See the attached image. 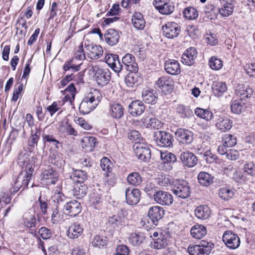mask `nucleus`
Returning <instances> with one entry per match:
<instances>
[{
  "instance_id": "f257e3e1",
  "label": "nucleus",
  "mask_w": 255,
  "mask_h": 255,
  "mask_svg": "<svg viewBox=\"0 0 255 255\" xmlns=\"http://www.w3.org/2000/svg\"><path fill=\"white\" fill-rule=\"evenodd\" d=\"M18 164L25 168L21 171L16 178L14 184L9 190L10 195H13L22 188V190L25 189L31 179L34 167L37 163V158L33 156H29L26 152L21 153L18 156Z\"/></svg>"
},
{
  "instance_id": "f03ea898",
  "label": "nucleus",
  "mask_w": 255,
  "mask_h": 255,
  "mask_svg": "<svg viewBox=\"0 0 255 255\" xmlns=\"http://www.w3.org/2000/svg\"><path fill=\"white\" fill-rule=\"evenodd\" d=\"M102 99V95L98 90H93L84 98L79 106L80 112L84 115L93 111Z\"/></svg>"
},
{
  "instance_id": "7ed1b4c3",
  "label": "nucleus",
  "mask_w": 255,
  "mask_h": 255,
  "mask_svg": "<svg viewBox=\"0 0 255 255\" xmlns=\"http://www.w3.org/2000/svg\"><path fill=\"white\" fill-rule=\"evenodd\" d=\"M214 247L211 242L202 240L198 245H190L187 249L189 255H209Z\"/></svg>"
},
{
  "instance_id": "20e7f679",
  "label": "nucleus",
  "mask_w": 255,
  "mask_h": 255,
  "mask_svg": "<svg viewBox=\"0 0 255 255\" xmlns=\"http://www.w3.org/2000/svg\"><path fill=\"white\" fill-rule=\"evenodd\" d=\"M172 191L175 195L182 199L188 198L190 194V188L188 183L184 180L175 181Z\"/></svg>"
},
{
  "instance_id": "39448f33",
  "label": "nucleus",
  "mask_w": 255,
  "mask_h": 255,
  "mask_svg": "<svg viewBox=\"0 0 255 255\" xmlns=\"http://www.w3.org/2000/svg\"><path fill=\"white\" fill-rule=\"evenodd\" d=\"M95 80L99 85L103 86L109 83L111 78V73L108 69H103L98 66L93 67Z\"/></svg>"
},
{
  "instance_id": "423d86ee",
  "label": "nucleus",
  "mask_w": 255,
  "mask_h": 255,
  "mask_svg": "<svg viewBox=\"0 0 255 255\" xmlns=\"http://www.w3.org/2000/svg\"><path fill=\"white\" fill-rule=\"evenodd\" d=\"M154 134V140L157 145L163 147L172 146L173 139L171 133L164 131H157Z\"/></svg>"
},
{
  "instance_id": "0eeeda50",
  "label": "nucleus",
  "mask_w": 255,
  "mask_h": 255,
  "mask_svg": "<svg viewBox=\"0 0 255 255\" xmlns=\"http://www.w3.org/2000/svg\"><path fill=\"white\" fill-rule=\"evenodd\" d=\"M133 150L138 159L142 161L147 162L151 158L150 148L144 143H135L133 145Z\"/></svg>"
},
{
  "instance_id": "6e6552de",
  "label": "nucleus",
  "mask_w": 255,
  "mask_h": 255,
  "mask_svg": "<svg viewBox=\"0 0 255 255\" xmlns=\"http://www.w3.org/2000/svg\"><path fill=\"white\" fill-rule=\"evenodd\" d=\"M222 240L227 247L231 250L237 249L240 245V239L238 235L231 231L224 233Z\"/></svg>"
},
{
  "instance_id": "1a4fd4ad",
  "label": "nucleus",
  "mask_w": 255,
  "mask_h": 255,
  "mask_svg": "<svg viewBox=\"0 0 255 255\" xmlns=\"http://www.w3.org/2000/svg\"><path fill=\"white\" fill-rule=\"evenodd\" d=\"M153 5L162 14L169 15L174 10L173 3L169 0H154Z\"/></svg>"
},
{
  "instance_id": "9d476101",
  "label": "nucleus",
  "mask_w": 255,
  "mask_h": 255,
  "mask_svg": "<svg viewBox=\"0 0 255 255\" xmlns=\"http://www.w3.org/2000/svg\"><path fill=\"white\" fill-rule=\"evenodd\" d=\"M155 88L165 94L170 93L173 89V81L169 76H162L156 82Z\"/></svg>"
},
{
  "instance_id": "9b49d317",
  "label": "nucleus",
  "mask_w": 255,
  "mask_h": 255,
  "mask_svg": "<svg viewBox=\"0 0 255 255\" xmlns=\"http://www.w3.org/2000/svg\"><path fill=\"white\" fill-rule=\"evenodd\" d=\"M163 35L169 39L176 37L180 34V25L174 22H168L162 27Z\"/></svg>"
},
{
  "instance_id": "f8f14e48",
  "label": "nucleus",
  "mask_w": 255,
  "mask_h": 255,
  "mask_svg": "<svg viewBox=\"0 0 255 255\" xmlns=\"http://www.w3.org/2000/svg\"><path fill=\"white\" fill-rule=\"evenodd\" d=\"M179 142L182 144L189 145L193 140V133L188 129L178 128L175 133Z\"/></svg>"
},
{
  "instance_id": "ddd939ff",
  "label": "nucleus",
  "mask_w": 255,
  "mask_h": 255,
  "mask_svg": "<svg viewBox=\"0 0 255 255\" xmlns=\"http://www.w3.org/2000/svg\"><path fill=\"white\" fill-rule=\"evenodd\" d=\"M84 47L87 51L88 57L91 59L96 60L103 56L104 51L100 45H97L93 43L86 44L85 43Z\"/></svg>"
},
{
  "instance_id": "4468645a",
  "label": "nucleus",
  "mask_w": 255,
  "mask_h": 255,
  "mask_svg": "<svg viewBox=\"0 0 255 255\" xmlns=\"http://www.w3.org/2000/svg\"><path fill=\"white\" fill-rule=\"evenodd\" d=\"M41 176V180L45 181L47 185H54L57 182L59 175L56 170L48 167L42 171Z\"/></svg>"
},
{
  "instance_id": "2eb2a0df",
  "label": "nucleus",
  "mask_w": 255,
  "mask_h": 255,
  "mask_svg": "<svg viewBox=\"0 0 255 255\" xmlns=\"http://www.w3.org/2000/svg\"><path fill=\"white\" fill-rule=\"evenodd\" d=\"M124 67L126 70L131 73H136L138 71L137 64L134 56L131 54H126L122 58Z\"/></svg>"
},
{
  "instance_id": "dca6fc26",
  "label": "nucleus",
  "mask_w": 255,
  "mask_h": 255,
  "mask_svg": "<svg viewBox=\"0 0 255 255\" xmlns=\"http://www.w3.org/2000/svg\"><path fill=\"white\" fill-rule=\"evenodd\" d=\"M127 203L129 205H136L139 201L141 194L139 189L136 188H127L125 191Z\"/></svg>"
},
{
  "instance_id": "f3484780",
  "label": "nucleus",
  "mask_w": 255,
  "mask_h": 255,
  "mask_svg": "<svg viewBox=\"0 0 255 255\" xmlns=\"http://www.w3.org/2000/svg\"><path fill=\"white\" fill-rule=\"evenodd\" d=\"M153 199L157 204L163 206H169L173 202L172 195L167 192L162 190H158Z\"/></svg>"
},
{
  "instance_id": "a211bd4d",
  "label": "nucleus",
  "mask_w": 255,
  "mask_h": 255,
  "mask_svg": "<svg viewBox=\"0 0 255 255\" xmlns=\"http://www.w3.org/2000/svg\"><path fill=\"white\" fill-rule=\"evenodd\" d=\"M65 214L71 217H75L81 212L82 207L81 204L76 200L66 202L64 206Z\"/></svg>"
},
{
  "instance_id": "6ab92c4d",
  "label": "nucleus",
  "mask_w": 255,
  "mask_h": 255,
  "mask_svg": "<svg viewBox=\"0 0 255 255\" xmlns=\"http://www.w3.org/2000/svg\"><path fill=\"white\" fill-rule=\"evenodd\" d=\"M180 158L183 165L188 167H193L198 162L196 156L189 151L182 152L180 154Z\"/></svg>"
},
{
  "instance_id": "aec40b11",
  "label": "nucleus",
  "mask_w": 255,
  "mask_h": 255,
  "mask_svg": "<svg viewBox=\"0 0 255 255\" xmlns=\"http://www.w3.org/2000/svg\"><path fill=\"white\" fill-rule=\"evenodd\" d=\"M164 214V209L158 206L151 207L148 212V216L152 222L157 225L158 221L162 218Z\"/></svg>"
},
{
  "instance_id": "412c9836",
  "label": "nucleus",
  "mask_w": 255,
  "mask_h": 255,
  "mask_svg": "<svg viewBox=\"0 0 255 255\" xmlns=\"http://www.w3.org/2000/svg\"><path fill=\"white\" fill-rule=\"evenodd\" d=\"M144 110V104L139 100L133 101L128 106V111L133 117L141 115Z\"/></svg>"
},
{
  "instance_id": "4be33fe9",
  "label": "nucleus",
  "mask_w": 255,
  "mask_h": 255,
  "mask_svg": "<svg viewBox=\"0 0 255 255\" xmlns=\"http://www.w3.org/2000/svg\"><path fill=\"white\" fill-rule=\"evenodd\" d=\"M197 51L194 47L187 49L182 54L181 57L182 62L187 65H191L194 64V60L197 57Z\"/></svg>"
},
{
  "instance_id": "5701e85b",
  "label": "nucleus",
  "mask_w": 255,
  "mask_h": 255,
  "mask_svg": "<svg viewBox=\"0 0 255 255\" xmlns=\"http://www.w3.org/2000/svg\"><path fill=\"white\" fill-rule=\"evenodd\" d=\"M104 38L108 44L113 46L116 45L119 42L120 35L117 30L111 28L106 31Z\"/></svg>"
},
{
  "instance_id": "b1692460",
  "label": "nucleus",
  "mask_w": 255,
  "mask_h": 255,
  "mask_svg": "<svg viewBox=\"0 0 255 255\" xmlns=\"http://www.w3.org/2000/svg\"><path fill=\"white\" fill-rule=\"evenodd\" d=\"M165 71L173 75H176L180 73V68L179 63L173 59L166 61L164 64Z\"/></svg>"
},
{
  "instance_id": "393cba45",
  "label": "nucleus",
  "mask_w": 255,
  "mask_h": 255,
  "mask_svg": "<svg viewBox=\"0 0 255 255\" xmlns=\"http://www.w3.org/2000/svg\"><path fill=\"white\" fill-rule=\"evenodd\" d=\"M22 223L25 227L28 228L35 227L36 219L34 211L30 209L25 212L22 216Z\"/></svg>"
},
{
  "instance_id": "a878e982",
  "label": "nucleus",
  "mask_w": 255,
  "mask_h": 255,
  "mask_svg": "<svg viewBox=\"0 0 255 255\" xmlns=\"http://www.w3.org/2000/svg\"><path fill=\"white\" fill-rule=\"evenodd\" d=\"M83 231V228L80 224L74 223L69 227L67 234L69 238L77 239L82 234Z\"/></svg>"
},
{
  "instance_id": "bb28decb",
  "label": "nucleus",
  "mask_w": 255,
  "mask_h": 255,
  "mask_svg": "<svg viewBox=\"0 0 255 255\" xmlns=\"http://www.w3.org/2000/svg\"><path fill=\"white\" fill-rule=\"evenodd\" d=\"M88 191V187L84 183H77L73 189V194L77 199H81L86 196Z\"/></svg>"
},
{
  "instance_id": "cd10ccee",
  "label": "nucleus",
  "mask_w": 255,
  "mask_h": 255,
  "mask_svg": "<svg viewBox=\"0 0 255 255\" xmlns=\"http://www.w3.org/2000/svg\"><path fill=\"white\" fill-rule=\"evenodd\" d=\"M146 237L143 233L135 232L131 233L128 237V241L133 246H139L143 243Z\"/></svg>"
},
{
  "instance_id": "c85d7f7f",
  "label": "nucleus",
  "mask_w": 255,
  "mask_h": 255,
  "mask_svg": "<svg viewBox=\"0 0 255 255\" xmlns=\"http://www.w3.org/2000/svg\"><path fill=\"white\" fill-rule=\"evenodd\" d=\"M169 240L165 236L160 235L159 237L153 240L150 244L151 248L161 250L165 248L168 245Z\"/></svg>"
},
{
  "instance_id": "c756f323",
  "label": "nucleus",
  "mask_w": 255,
  "mask_h": 255,
  "mask_svg": "<svg viewBox=\"0 0 255 255\" xmlns=\"http://www.w3.org/2000/svg\"><path fill=\"white\" fill-rule=\"evenodd\" d=\"M142 98L146 103L153 105L157 101L158 95L156 92L153 90H145L142 92Z\"/></svg>"
},
{
  "instance_id": "7c9ffc66",
  "label": "nucleus",
  "mask_w": 255,
  "mask_h": 255,
  "mask_svg": "<svg viewBox=\"0 0 255 255\" xmlns=\"http://www.w3.org/2000/svg\"><path fill=\"white\" fill-rule=\"evenodd\" d=\"M190 234L193 238L200 239L207 234V229L202 225L196 224L192 227Z\"/></svg>"
},
{
  "instance_id": "2f4dec72",
  "label": "nucleus",
  "mask_w": 255,
  "mask_h": 255,
  "mask_svg": "<svg viewBox=\"0 0 255 255\" xmlns=\"http://www.w3.org/2000/svg\"><path fill=\"white\" fill-rule=\"evenodd\" d=\"M195 215L198 219L206 220L210 217L211 210L208 206L201 205L196 208Z\"/></svg>"
},
{
  "instance_id": "473e14b6",
  "label": "nucleus",
  "mask_w": 255,
  "mask_h": 255,
  "mask_svg": "<svg viewBox=\"0 0 255 255\" xmlns=\"http://www.w3.org/2000/svg\"><path fill=\"white\" fill-rule=\"evenodd\" d=\"M124 109L123 106L119 103H114L110 105V115L112 117L119 119L124 115Z\"/></svg>"
},
{
  "instance_id": "72a5a7b5",
  "label": "nucleus",
  "mask_w": 255,
  "mask_h": 255,
  "mask_svg": "<svg viewBox=\"0 0 255 255\" xmlns=\"http://www.w3.org/2000/svg\"><path fill=\"white\" fill-rule=\"evenodd\" d=\"M232 121L228 118H220L216 124V127L221 131L225 132L232 127Z\"/></svg>"
},
{
  "instance_id": "f704fd0d",
  "label": "nucleus",
  "mask_w": 255,
  "mask_h": 255,
  "mask_svg": "<svg viewBox=\"0 0 255 255\" xmlns=\"http://www.w3.org/2000/svg\"><path fill=\"white\" fill-rule=\"evenodd\" d=\"M131 20L134 27L137 29H143L145 27V20L140 12H134L132 16Z\"/></svg>"
},
{
  "instance_id": "c9c22d12",
  "label": "nucleus",
  "mask_w": 255,
  "mask_h": 255,
  "mask_svg": "<svg viewBox=\"0 0 255 255\" xmlns=\"http://www.w3.org/2000/svg\"><path fill=\"white\" fill-rule=\"evenodd\" d=\"M197 178L199 183L204 186H209L213 182L214 176L206 172H200Z\"/></svg>"
},
{
  "instance_id": "e433bc0d",
  "label": "nucleus",
  "mask_w": 255,
  "mask_h": 255,
  "mask_svg": "<svg viewBox=\"0 0 255 255\" xmlns=\"http://www.w3.org/2000/svg\"><path fill=\"white\" fill-rule=\"evenodd\" d=\"M212 88L214 95L218 97L222 96L227 89L226 83L221 81L214 82Z\"/></svg>"
},
{
  "instance_id": "4c0bfd02",
  "label": "nucleus",
  "mask_w": 255,
  "mask_h": 255,
  "mask_svg": "<svg viewBox=\"0 0 255 255\" xmlns=\"http://www.w3.org/2000/svg\"><path fill=\"white\" fill-rule=\"evenodd\" d=\"M82 64V62H79L73 57L71 60L64 63L63 68L65 71L70 69H72L73 71H78L80 70Z\"/></svg>"
},
{
  "instance_id": "58836bf2",
  "label": "nucleus",
  "mask_w": 255,
  "mask_h": 255,
  "mask_svg": "<svg viewBox=\"0 0 255 255\" xmlns=\"http://www.w3.org/2000/svg\"><path fill=\"white\" fill-rule=\"evenodd\" d=\"M194 113L197 117L206 121H210L214 117V114L212 112L200 108H196Z\"/></svg>"
},
{
  "instance_id": "ea45409f",
  "label": "nucleus",
  "mask_w": 255,
  "mask_h": 255,
  "mask_svg": "<svg viewBox=\"0 0 255 255\" xmlns=\"http://www.w3.org/2000/svg\"><path fill=\"white\" fill-rule=\"evenodd\" d=\"M143 124L146 128L158 129L161 128L162 124L160 121L157 118L153 117H146L143 119Z\"/></svg>"
},
{
  "instance_id": "a19ab883",
  "label": "nucleus",
  "mask_w": 255,
  "mask_h": 255,
  "mask_svg": "<svg viewBox=\"0 0 255 255\" xmlns=\"http://www.w3.org/2000/svg\"><path fill=\"white\" fill-rule=\"evenodd\" d=\"M218 195L222 200L228 201L234 196V190L228 187H223L219 189Z\"/></svg>"
},
{
  "instance_id": "79ce46f5",
  "label": "nucleus",
  "mask_w": 255,
  "mask_h": 255,
  "mask_svg": "<svg viewBox=\"0 0 255 255\" xmlns=\"http://www.w3.org/2000/svg\"><path fill=\"white\" fill-rule=\"evenodd\" d=\"M179 116L183 119L188 118L192 116L193 112L189 107L183 105H179L176 109Z\"/></svg>"
},
{
  "instance_id": "37998d69",
  "label": "nucleus",
  "mask_w": 255,
  "mask_h": 255,
  "mask_svg": "<svg viewBox=\"0 0 255 255\" xmlns=\"http://www.w3.org/2000/svg\"><path fill=\"white\" fill-rule=\"evenodd\" d=\"M40 129L36 128L35 131L33 133V130L31 129V133L30 138L28 140V145L31 147H34L37 145L38 141L39 139L40 135Z\"/></svg>"
},
{
  "instance_id": "c03bdc74",
  "label": "nucleus",
  "mask_w": 255,
  "mask_h": 255,
  "mask_svg": "<svg viewBox=\"0 0 255 255\" xmlns=\"http://www.w3.org/2000/svg\"><path fill=\"white\" fill-rule=\"evenodd\" d=\"M90 202L95 209L100 210L102 207V199L100 194L93 193L90 194Z\"/></svg>"
},
{
  "instance_id": "a18cd8bd",
  "label": "nucleus",
  "mask_w": 255,
  "mask_h": 255,
  "mask_svg": "<svg viewBox=\"0 0 255 255\" xmlns=\"http://www.w3.org/2000/svg\"><path fill=\"white\" fill-rule=\"evenodd\" d=\"M234 10V6L230 1H227L219 9V12L221 15L227 17L231 15Z\"/></svg>"
},
{
  "instance_id": "49530a36",
  "label": "nucleus",
  "mask_w": 255,
  "mask_h": 255,
  "mask_svg": "<svg viewBox=\"0 0 255 255\" xmlns=\"http://www.w3.org/2000/svg\"><path fill=\"white\" fill-rule=\"evenodd\" d=\"M108 243V240L106 237L100 236L99 235L95 236L92 242V245L93 247L102 248L106 246Z\"/></svg>"
},
{
  "instance_id": "de8ad7c7",
  "label": "nucleus",
  "mask_w": 255,
  "mask_h": 255,
  "mask_svg": "<svg viewBox=\"0 0 255 255\" xmlns=\"http://www.w3.org/2000/svg\"><path fill=\"white\" fill-rule=\"evenodd\" d=\"M73 179L77 183H84L87 179V174L82 170H76L73 173Z\"/></svg>"
},
{
  "instance_id": "09e8293b",
  "label": "nucleus",
  "mask_w": 255,
  "mask_h": 255,
  "mask_svg": "<svg viewBox=\"0 0 255 255\" xmlns=\"http://www.w3.org/2000/svg\"><path fill=\"white\" fill-rule=\"evenodd\" d=\"M127 181L130 185L138 186L141 182L142 179L137 172H132L128 176Z\"/></svg>"
},
{
  "instance_id": "8fccbe9b",
  "label": "nucleus",
  "mask_w": 255,
  "mask_h": 255,
  "mask_svg": "<svg viewBox=\"0 0 255 255\" xmlns=\"http://www.w3.org/2000/svg\"><path fill=\"white\" fill-rule=\"evenodd\" d=\"M82 143L83 147H90L91 150L96 146L97 140L94 136H85L82 139Z\"/></svg>"
},
{
  "instance_id": "3c124183",
  "label": "nucleus",
  "mask_w": 255,
  "mask_h": 255,
  "mask_svg": "<svg viewBox=\"0 0 255 255\" xmlns=\"http://www.w3.org/2000/svg\"><path fill=\"white\" fill-rule=\"evenodd\" d=\"M183 14L188 19H195L198 17V12L193 7H188L184 9Z\"/></svg>"
},
{
  "instance_id": "603ef678",
  "label": "nucleus",
  "mask_w": 255,
  "mask_h": 255,
  "mask_svg": "<svg viewBox=\"0 0 255 255\" xmlns=\"http://www.w3.org/2000/svg\"><path fill=\"white\" fill-rule=\"evenodd\" d=\"M160 157L163 162L164 163H174L176 161V156L171 152H161Z\"/></svg>"
},
{
  "instance_id": "864d4df0",
  "label": "nucleus",
  "mask_w": 255,
  "mask_h": 255,
  "mask_svg": "<svg viewBox=\"0 0 255 255\" xmlns=\"http://www.w3.org/2000/svg\"><path fill=\"white\" fill-rule=\"evenodd\" d=\"M209 65L213 70H218L222 67L223 63L220 59L212 56L209 60Z\"/></svg>"
},
{
  "instance_id": "5fc2aeb1",
  "label": "nucleus",
  "mask_w": 255,
  "mask_h": 255,
  "mask_svg": "<svg viewBox=\"0 0 255 255\" xmlns=\"http://www.w3.org/2000/svg\"><path fill=\"white\" fill-rule=\"evenodd\" d=\"M76 88L74 84H70L64 90V94L66 96L65 98L66 100L71 102V98L73 100L75 98Z\"/></svg>"
},
{
  "instance_id": "6e6d98bb",
  "label": "nucleus",
  "mask_w": 255,
  "mask_h": 255,
  "mask_svg": "<svg viewBox=\"0 0 255 255\" xmlns=\"http://www.w3.org/2000/svg\"><path fill=\"white\" fill-rule=\"evenodd\" d=\"M143 190L149 196H153V199L155 197V194L158 191V188L155 187L154 184L151 182L147 183Z\"/></svg>"
},
{
  "instance_id": "4d7b16f0",
  "label": "nucleus",
  "mask_w": 255,
  "mask_h": 255,
  "mask_svg": "<svg viewBox=\"0 0 255 255\" xmlns=\"http://www.w3.org/2000/svg\"><path fill=\"white\" fill-rule=\"evenodd\" d=\"M244 107V104L239 101H234L231 105V111L236 114H240Z\"/></svg>"
},
{
  "instance_id": "13d9d810",
  "label": "nucleus",
  "mask_w": 255,
  "mask_h": 255,
  "mask_svg": "<svg viewBox=\"0 0 255 255\" xmlns=\"http://www.w3.org/2000/svg\"><path fill=\"white\" fill-rule=\"evenodd\" d=\"M243 170L248 175L255 177V164L253 162L246 163L243 166Z\"/></svg>"
},
{
  "instance_id": "bf43d9fd",
  "label": "nucleus",
  "mask_w": 255,
  "mask_h": 255,
  "mask_svg": "<svg viewBox=\"0 0 255 255\" xmlns=\"http://www.w3.org/2000/svg\"><path fill=\"white\" fill-rule=\"evenodd\" d=\"M125 83L129 87H132L134 84H136L137 76L135 73L130 72V73L125 77Z\"/></svg>"
},
{
  "instance_id": "052dcab7",
  "label": "nucleus",
  "mask_w": 255,
  "mask_h": 255,
  "mask_svg": "<svg viewBox=\"0 0 255 255\" xmlns=\"http://www.w3.org/2000/svg\"><path fill=\"white\" fill-rule=\"evenodd\" d=\"M75 59H77L79 62H82V60L85 59V55L83 49V45L81 44L78 46L77 50H76L74 57Z\"/></svg>"
},
{
  "instance_id": "680f3d73",
  "label": "nucleus",
  "mask_w": 255,
  "mask_h": 255,
  "mask_svg": "<svg viewBox=\"0 0 255 255\" xmlns=\"http://www.w3.org/2000/svg\"><path fill=\"white\" fill-rule=\"evenodd\" d=\"M253 90L251 87L249 86H244L242 87V89L239 91L238 94H240V96L243 98H250L252 95Z\"/></svg>"
},
{
  "instance_id": "e2e57ef3",
  "label": "nucleus",
  "mask_w": 255,
  "mask_h": 255,
  "mask_svg": "<svg viewBox=\"0 0 255 255\" xmlns=\"http://www.w3.org/2000/svg\"><path fill=\"white\" fill-rule=\"evenodd\" d=\"M203 159L209 163L214 162L217 158V156L211 152L210 150H206L204 152L201 153Z\"/></svg>"
},
{
  "instance_id": "0e129e2a",
  "label": "nucleus",
  "mask_w": 255,
  "mask_h": 255,
  "mask_svg": "<svg viewBox=\"0 0 255 255\" xmlns=\"http://www.w3.org/2000/svg\"><path fill=\"white\" fill-rule=\"evenodd\" d=\"M223 140L224 141V144L228 147H232L235 145L237 143L236 138L234 137L230 134L226 135Z\"/></svg>"
},
{
  "instance_id": "69168bd1",
  "label": "nucleus",
  "mask_w": 255,
  "mask_h": 255,
  "mask_svg": "<svg viewBox=\"0 0 255 255\" xmlns=\"http://www.w3.org/2000/svg\"><path fill=\"white\" fill-rule=\"evenodd\" d=\"M40 236L44 240H47L51 238L52 235L51 231L46 227H41L38 232Z\"/></svg>"
},
{
  "instance_id": "338daca9",
  "label": "nucleus",
  "mask_w": 255,
  "mask_h": 255,
  "mask_svg": "<svg viewBox=\"0 0 255 255\" xmlns=\"http://www.w3.org/2000/svg\"><path fill=\"white\" fill-rule=\"evenodd\" d=\"M109 223L112 225H116L118 226H123L125 224L124 219L118 216L114 215L109 219Z\"/></svg>"
},
{
  "instance_id": "774afa93",
  "label": "nucleus",
  "mask_w": 255,
  "mask_h": 255,
  "mask_svg": "<svg viewBox=\"0 0 255 255\" xmlns=\"http://www.w3.org/2000/svg\"><path fill=\"white\" fill-rule=\"evenodd\" d=\"M101 167L103 170L109 172L111 169V163L107 157H104L101 160Z\"/></svg>"
}]
</instances>
